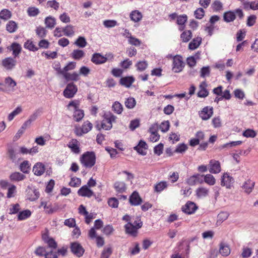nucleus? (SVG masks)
Masks as SVG:
<instances>
[{
    "label": "nucleus",
    "instance_id": "f257e3e1",
    "mask_svg": "<svg viewBox=\"0 0 258 258\" xmlns=\"http://www.w3.org/2000/svg\"><path fill=\"white\" fill-rule=\"evenodd\" d=\"M117 117L110 111L106 112L103 115V120L101 123H97L95 125V128L98 131L101 129L109 131L112 127V123L115 122Z\"/></svg>",
    "mask_w": 258,
    "mask_h": 258
},
{
    "label": "nucleus",
    "instance_id": "f03ea898",
    "mask_svg": "<svg viewBox=\"0 0 258 258\" xmlns=\"http://www.w3.org/2000/svg\"><path fill=\"white\" fill-rule=\"evenodd\" d=\"M80 161L85 168H91L96 163V156L93 152L87 151L80 157Z\"/></svg>",
    "mask_w": 258,
    "mask_h": 258
},
{
    "label": "nucleus",
    "instance_id": "7ed1b4c3",
    "mask_svg": "<svg viewBox=\"0 0 258 258\" xmlns=\"http://www.w3.org/2000/svg\"><path fill=\"white\" fill-rule=\"evenodd\" d=\"M236 15L240 19H242L244 17L242 10L240 9H237L234 11H228L225 12L223 14V20L227 23L233 22L236 19Z\"/></svg>",
    "mask_w": 258,
    "mask_h": 258
},
{
    "label": "nucleus",
    "instance_id": "20e7f679",
    "mask_svg": "<svg viewBox=\"0 0 258 258\" xmlns=\"http://www.w3.org/2000/svg\"><path fill=\"white\" fill-rule=\"evenodd\" d=\"M78 91L77 86L74 83L67 84L63 92V95L66 98H73Z\"/></svg>",
    "mask_w": 258,
    "mask_h": 258
},
{
    "label": "nucleus",
    "instance_id": "39448f33",
    "mask_svg": "<svg viewBox=\"0 0 258 258\" xmlns=\"http://www.w3.org/2000/svg\"><path fill=\"white\" fill-rule=\"evenodd\" d=\"M184 67L182 57L179 55H176L173 58L172 71L175 73L180 72Z\"/></svg>",
    "mask_w": 258,
    "mask_h": 258
},
{
    "label": "nucleus",
    "instance_id": "423d86ee",
    "mask_svg": "<svg viewBox=\"0 0 258 258\" xmlns=\"http://www.w3.org/2000/svg\"><path fill=\"white\" fill-rule=\"evenodd\" d=\"M16 57H7L2 59V66L7 70H12L14 69L17 64Z\"/></svg>",
    "mask_w": 258,
    "mask_h": 258
},
{
    "label": "nucleus",
    "instance_id": "0eeeda50",
    "mask_svg": "<svg viewBox=\"0 0 258 258\" xmlns=\"http://www.w3.org/2000/svg\"><path fill=\"white\" fill-rule=\"evenodd\" d=\"M213 114V108L211 106H206L199 112V116L203 120L210 119Z\"/></svg>",
    "mask_w": 258,
    "mask_h": 258
},
{
    "label": "nucleus",
    "instance_id": "6e6552de",
    "mask_svg": "<svg viewBox=\"0 0 258 258\" xmlns=\"http://www.w3.org/2000/svg\"><path fill=\"white\" fill-rule=\"evenodd\" d=\"M92 124L89 121L87 120L84 122L81 128H78L75 131L76 135L81 136L83 134H87L92 130Z\"/></svg>",
    "mask_w": 258,
    "mask_h": 258
},
{
    "label": "nucleus",
    "instance_id": "1a4fd4ad",
    "mask_svg": "<svg viewBox=\"0 0 258 258\" xmlns=\"http://www.w3.org/2000/svg\"><path fill=\"white\" fill-rule=\"evenodd\" d=\"M233 181V178L229 173H224L221 178V185L227 188H230Z\"/></svg>",
    "mask_w": 258,
    "mask_h": 258
},
{
    "label": "nucleus",
    "instance_id": "9d476101",
    "mask_svg": "<svg viewBox=\"0 0 258 258\" xmlns=\"http://www.w3.org/2000/svg\"><path fill=\"white\" fill-rule=\"evenodd\" d=\"M209 171L210 173L217 174L221 170V164L219 161L211 160L209 164Z\"/></svg>",
    "mask_w": 258,
    "mask_h": 258
},
{
    "label": "nucleus",
    "instance_id": "9b49d317",
    "mask_svg": "<svg viewBox=\"0 0 258 258\" xmlns=\"http://www.w3.org/2000/svg\"><path fill=\"white\" fill-rule=\"evenodd\" d=\"M43 207L45 213L47 214H52L56 211V210L52 207L51 203L48 201L41 200L39 208Z\"/></svg>",
    "mask_w": 258,
    "mask_h": 258
},
{
    "label": "nucleus",
    "instance_id": "f8f14e48",
    "mask_svg": "<svg viewBox=\"0 0 258 258\" xmlns=\"http://www.w3.org/2000/svg\"><path fill=\"white\" fill-rule=\"evenodd\" d=\"M129 202L131 205L136 206L140 205L142 203V199L139 193L135 191L130 196Z\"/></svg>",
    "mask_w": 258,
    "mask_h": 258
},
{
    "label": "nucleus",
    "instance_id": "ddd939ff",
    "mask_svg": "<svg viewBox=\"0 0 258 258\" xmlns=\"http://www.w3.org/2000/svg\"><path fill=\"white\" fill-rule=\"evenodd\" d=\"M71 249L72 252L78 257L82 256L84 252V249L83 247L77 242L72 243Z\"/></svg>",
    "mask_w": 258,
    "mask_h": 258
},
{
    "label": "nucleus",
    "instance_id": "4468645a",
    "mask_svg": "<svg viewBox=\"0 0 258 258\" xmlns=\"http://www.w3.org/2000/svg\"><path fill=\"white\" fill-rule=\"evenodd\" d=\"M203 177V175H201L199 174L193 175L186 179V183L189 185H194L197 183H202L203 182L202 178Z\"/></svg>",
    "mask_w": 258,
    "mask_h": 258
},
{
    "label": "nucleus",
    "instance_id": "2eb2a0df",
    "mask_svg": "<svg viewBox=\"0 0 258 258\" xmlns=\"http://www.w3.org/2000/svg\"><path fill=\"white\" fill-rule=\"evenodd\" d=\"M107 60V58L99 53H94L91 57V61L95 64L104 63Z\"/></svg>",
    "mask_w": 258,
    "mask_h": 258
},
{
    "label": "nucleus",
    "instance_id": "dca6fc26",
    "mask_svg": "<svg viewBox=\"0 0 258 258\" xmlns=\"http://www.w3.org/2000/svg\"><path fill=\"white\" fill-rule=\"evenodd\" d=\"M78 195L83 197L91 198L94 195L93 191L87 185L82 186L78 190Z\"/></svg>",
    "mask_w": 258,
    "mask_h": 258
},
{
    "label": "nucleus",
    "instance_id": "f3484780",
    "mask_svg": "<svg viewBox=\"0 0 258 258\" xmlns=\"http://www.w3.org/2000/svg\"><path fill=\"white\" fill-rule=\"evenodd\" d=\"M45 170L44 164L41 162H37L33 167V172L37 176H41L43 174Z\"/></svg>",
    "mask_w": 258,
    "mask_h": 258
},
{
    "label": "nucleus",
    "instance_id": "a211bd4d",
    "mask_svg": "<svg viewBox=\"0 0 258 258\" xmlns=\"http://www.w3.org/2000/svg\"><path fill=\"white\" fill-rule=\"evenodd\" d=\"M207 84L206 81H203L201 83L199 86V91L198 92L197 95L200 98H205L209 95V92L207 89Z\"/></svg>",
    "mask_w": 258,
    "mask_h": 258
},
{
    "label": "nucleus",
    "instance_id": "6ab92c4d",
    "mask_svg": "<svg viewBox=\"0 0 258 258\" xmlns=\"http://www.w3.org/2000/svg\"><path fill=\"white\" fill-rule=\"evenodd\" d=\"M80 143L77 139L71 140L68 144V147L71 149V151L75 154L80 152Z\"/></svg>",
    "mask_w": 258,
    "mask_h": 258
},
{
    "label": "nucleus",
    "instance_id": "aec40b11",
    "mask_svg": "<svg viewBox=\"0 0 258 258\" xmlns=\"http://www.w3.org/2000/svg\"><path fill=\"white\" fill-rule=\"evenodd\" d=\"M124 228L126 233L133 236L136 237L138 234V229L134 226L132 222H128L124 225Z\"/></svg>",
    "mask_w": 258,
    "mask_h": 258
},
{
    "label": "nucleus",
    "instance_id": "412c9836",
    "mask_svg": "<svg viewBox=\"0 0 258 258\" xmlns=\"http://www.w3.org/2000/svg\"><path fill=\"white\" fill-rule=\"evenodd\" d=\"M197 207L196 204L191 202H187L184 207H183L182 209V211L186 214H191L194 213L197 210Z\"/></svg>",
    "mask_w": 258,
    "mask_h": 258
},
{
    "label": "nucleus",
    "instance_id": "4be33fe9",
    "mask_svg": "<svg viewBox=\"0 0 258 258\" xmlns=\"http://www.w3.org/2000/svg\"><path fill=\"white\" fill-rule=\"evenodd\" d=\"M8 49L13 51V55L14 57H18L22 51L21 45L17 42L12 43Z\"/></svg>",
    "mask_w": 258,
    "mask_h": 258
},
{
    "label": "nucleus",
    "instance_id": "5701e85b",
    "mask_svg": "<svg viewBox=\"0 0 258 258\" xmlns=\"http://www.w3.org/2000/svg\"><path fill=\"white\" fill-rule=\"evenodd\" d=\"M147 145L145 142L141 140L138 145L134 147V149L137 151L140 154L145 155L147 153L146 150Z\"/></svg>",
    "mask_w": 258,
    "mask_h": 258
},
{
    "label": "nucleus",
    "instance_id": "b1692460",
    "mask_svg": "<svg viewBox=\"0 0 258 258\" xmlns=\"http://www.w3.org/2000/svg\"><path fill=\"white\" fill-rule=\"evenodd\" d=\"M85 56L84 50L80 49H74L71 53V57L75 60H81Z\"/></svg>",
    "mask_w": 258,
    "mask_h": 258
},
{
    "label": "nucleus",
    "instance_id": "393cba45",
    "mask_svg": "<svg viewBox=\"0 0 258 258\" xmlns=\"http://www.w3.org/2000/svg\"><path fill=\"white\" fill-rule=\"evenodd\" d=\"M65 80L69 81H75L77 82L79 81L80 79V75L76 72H74L72 73H67L64 74V75H62Z\"/></svg>",
    "mask_w": 258,
    "mask_h": 258
},
{
    "label": "nucleus",
    "instance_id": "a878e982",
    "mask_svg": "<svg viewBox=\"0 0 258 258\" xmlns=\"http://www.w3.org/2000/svg\"><path fill=\"white\" fill-rule=\"evenodd\" d=\"M209 190L208 188L201 186L197 188L196 190V194L198 198H203L208 196Z\"/></svg>",
    "mask_w": 258,
    "mask_h": 258
},
{
    "label": "nucleus",
    "instance_id": "bb28decb",
    "mask_svg": "<svg viewBox=\"0 0 258 258\" xmlns=\"http://www.w3.org/2000/svg\"><path fill=\"white\" fill-rule=\"evenodd\" d=\"M114 188L118 193H123L126 190V185L123 181H116L114 184Z\"/></svg>",
    "mask_w": 258,
    "mask_h": 258
},
{
    "label": "nucleus",
    "instance_id": "cd10ccee",
    "mask_svg": "<svg viewBox=\"0 0 258 258\" xmlns=\"http://www.w3.org/2000/svg\"><path fill=\"white\" fill-rule=\"evenodd\" d=\"M202 40V39L201 37L194 38L188 44V49L192 50L197 49L201 44Z\"/></svg>",
    "mask_w": 258,
    "mask_h": 258
},
{
    "label": "nucleus",
    "instance_id": "c85d7f7f",
    "mask_svg": "<svg viewBox=\"0 0 258 258\" xmlns=\"http://www.w3.org/2000/svg\"><path fill=\"white\" fill-rule=\"evenodd\" d=\"M32 213L30 210L27 209L20 211L18 214V221H22L29 218L31 216Z\"/></svg>",
    "mask_w": 258,
    "mask_h": 258
},
{
    "label": "nucleus",
    "instance_id": "c756f323",
    "mask_svg": "<svg viewBox=\"0 0 258 258\" xmlns=\"http://www.w3.org/2000/svg\"><path fill=\"white\" fill-rule=\"evenodd\" d=\"M6 28L7 31L12 33L16 31L18 28V26L16 22L11 20L6 24Z\"/></svg>",
    "mask_w": 258,
    "mask_h": 258
},
{
    "label": "nucleus",
    "instance_id": "7c9ffc66",
    "mask_svg": "<svg viewBox=\"0 0 258 258\" xmlns=\"http://www.w3.org/2000/svg\"><path fill=\"white\" fill-rule=\"evenodd\" d=\"M187 20V17L186 15H180L177 17V24L180 26L179 30L181 31L185 28V23Z\"/></svg>",
    "mask_w": 258,
    "mask_h": 258
},
{
    "label": "nucleus",
    "instance_id": "2f4dec72",
    "mask_svg": "<svg viewBox=\"0 0 258 258\" xmlns=\"http://www.w3.org/2000/svg\"><path fill=\"white\" fill-rule=\"evenodd\" d=\"M63 35L68 37H72L75 34V28L71 25H68L62 28Z\"/></svg>",
    "mask_w": 258,
    "mask_h": 258
},
{
    "label": "nucleus",
    "instance_id": "473e14b6",
    "mask_svg": "<svg viewBox=\"0 0 258 258\" xmlns=\"http://www.w3.org/2000/svg\"><path fill=\"white\" fill-rule=\"evenodd\" d=\"M135 81L133 77H123L120 80V83L126 87H130Z\"/></svg>",
    "mask_w": 258,
    "mask_h": 258
},
{
    "label": "nucleus",
    "instance_id": "72a5a7b5",
    "mask_svg": "<svg viewBox=\"0 0 258 258\" xmlns=\"http://www.w3.org/2000/svg\"><path fill=\"white\" fill-rule=\"evenodd\" d=\"M168 186L167 182L165 181H160L157 183L154 187V190L156 192H161Z\"/></svg>",
    "mask_w": 258,
    "mask_h": 258
},
{
    "label": "nucleus",
    "instance_id": "f704fd0d",
    "mask_svg": "<svg viewBox=\"0 0 258 258\" xmlns=\"http://www.w3.org/2000/svg\"><path fill=\"white\" fill-rule=\"evenodd\" d=\"M230 248L228 245L223 243L220 244L219 252L222 256H227L230 254Z\"/></svg>",
    "mask_w": 258,
    "mask_h": 258
},
{
    "label": "nucleus",
    "instance_id": "c9c22d12",
    "mask_svg": "<svg viewBox=\"0 0 258 258\" xmlns=\"http://www.w3.org/2000/svg\"><path fill=\"white\" fill-rule=\"evenodd\" d=\"M223 4L218 0L214 1L211 6V8L213 11L215 12H220L222 11L223 9Z\"/></svg>",
    "mask_w": 258,
    "mask_h": 258
},
{
    "label": "nucleus",
    "instance_id": "e433bc0d",
    "mask_svg": "<svg viewBox=\"0 0 258 258\" xmlns=\"http://www.w3.org/2000/svg\"><path fill=\"white\" fill-rule=\"evenodd\" d=\"M26 177L25 175L18 172L12 173L10 175V179L13 181H20L24 180Z\"/></svg>",
    "mask_w": 258,
    "mask_h": 258
},
{
    "label": "nucleus",
    "instance_id": "4c0bfd02",
    "mask_svg": "<svg viewBox=\"0 0 258 258\" xmlns=\"http://www.w3.org/2000/svg\"><path fill=\"white\" fill-rule=\"evenodd\" d=\"M44 22L46 28L52 29L56 25V19L49 16L45 18Z\"/></svg>",
    "mask_w": 258,
    "mask_h": 258
},
{
    "label": "nucleus",
    "instance_id": "58836bf2",
    "mask_svg": "<svg viewBox=\"0 0 258 258\" xmlns=\"http://www.w3.org/2000/svg\"><path fill=\"white\" fill-rule=\"evenodd\" d=\"M131 20L135 22L140 21L142 18V14L138 10L132 11L130 15Z\"/></svg>",
    "mask_w": 258,
    "mask_h": 258
},
{
    "label": "nucleus",
    "instance_id": "ea45409f",
    "mask_svg": "<svg viewBox=\"0 0 258 258\" xmlns=\"http://www.w3.org/2000/svg\"><path fill=\"white\" fill-rule=\"evenodd\" d=\"M111 108L112 111L117 114H120L123 110L122 105L118 101H115L113 103Z\"/></svg>",
    "mask_w": 258,
    "mask_h": 258
},
{
    "label": "nucleus",
    "instance_id": "a19ab883",
    "mask_svg": "<svg viewBox=\"0 0 258 258\" xmlns=\"http://www.w3.org/2000/svg\"><path fill=\"white\" fill-rule=\"evenodd\" d=\"M254 185V182L250 180L246 181L242 186L243 189L245 192L249 194L251 192Z\"/></svg>",
    "mask_w": 258,
    "mask_h": 258
},
{
    "label": "nucleus",
    "instance_id": "79ce46f5",
    "mask_svg": "<svg viewBox=\"0 0 258 258\" xmlns=\"http://www.w3.org/2000/svg\"><path fill=\"white\" fill-rule=\"evenodd\" d=\"M74 44L79 48H84L87 45L86 38L83 36H79L74 42Z\"/></svg>",
    "mask_w": 258,
    "mask_h": 258
},
{
    "label": "nucleus",
    "instance_id": "37998d69",
    "mask_svg": "<svg viewBox=\"0 0 258 258\" xmlns=\"http://www.w3.org/2000/svg\"><path fill=\"white\" fill-rule=\"evenodd\" d=\"M35 33L38 37L43 39L46 37L47 31L43 27L39 26L36 28Z\"/></svg>",
    "mask_w": 258,
    "mask_h": 258
},
{
    "label": "nucleus",
    "instance_id": "c03bdc74",
    "mask_svg": "<svg viewBox=\"0 0 258 258\" xmlns=\"http://www.w3.org/2000/svg\"><path fill=\"white\" fill-rule=\"evenodd\" d=\"M20 170L24 173H28L30 170V164L27 160L22 162L19 167Z\"/></svg>",
    "mask_w": 258,
    "mask_h": 258
},
{
    "label": "nucleus",
    "instance_id": "a18cd8bd",
    "mask_svg": "<svg viewBox=\"0 0 258 258\" xmlns=\"http://www.w3.org/2000/svg\"><path fill=\"white\" fill-rule=\"evenodd\" d=\"M5 83L7 87L12 91L15 90V87L17 85V83L11 77H8L5 79Z\"/></svg>",
    "mask_w": 258,
    "mask_h": 258
},
{
    "label": "nucleus",
    "instance_id": "49530a36",
    "mask_svg": "<svg viewBox=\"0 0 258 258\" xmlns=\"http://www.w3.org/2000/svg\"><path fill=\"white\" fill-rule=\"evenodd\" d=\"M192 37V33L190 30L183 31L180 35V38L183 42H188Z\"/></svg>",
    "mask_w": 258,
    "mask_h": 258
},
{
    "label": "nucleus",
    "instance_id": "de8ad7c7",
    "mask_svg": "<svg viewBox=\"0 0 258 258\" xmlns=\"http://www.w3.org/2000/svg\"><path fill=\"white\" fill-rule=\"evenodd\" d=\"M12 16L11 12L8 9H4L0 12V18L5 21L10 19Z\"/></svg>",
    "mask_w": 258,
    "mask_h": 258
},
{
    "label": "nucleus",
    "instance_id": "09e8293b",
    "mask_svg": "<svg viewBox=\"0 0 258 258\" xmlns=\"http://www.w3.org/2000/svg\"><path fill=\"white\" fill-rule=\"evenodd\" d=\"M76 67V62L74 61L70 62L68 63V64L65 66L62 69V73L61 75H64V74L69 73L68 72L69 71H72L74 70Z\"/></svg>",
    "mask_w": 258,
    "mask_h": 258
},
{
    "label": "nucleus",
    "instance_id": "8fccbe9b",
    "mask_svg": "<svg viewBox=\"0 0 258 258\" xmlns=\"http://www.w3.org/2000/svg\"><path fill=\"white\" fill-rule=\"evenodd\" d=\"M188 149V146L184 143L178 144L174 150V152L177 153L183 154Z\"/></svg>",
    "mask_w": 258,
    "mask_h": 258
},
{
    "label": "nucleus",
    "instance_id": "3c124183",
    "mask_svg": "<svg viewBox=\"0 0 258 258\" xmlns=\"http://www.w3.org/2000/svg\"><path fill=\"white\" fill-rule=\"evenodd\" d=\"M24 47L25 48L32 51H36L38 50V47H37L34 43L30 40H28L25 42Z\"/></svg>",
    "mask_w": 258,
    "mask_h": 258
},
{
    "label": "nucleus",
    "instance_id": "603ef678",
    "mask_svg": "<svg viewBox=\"0 0 258 258\" xmlns=\"http://www.w3.org/2000/svg\"><path fill=\"white\" fill-rule=\"evenodd\" d=\"M84 116V111L81 109H78L74 111V114H73V117L74 120L77 121L79 122L80 120L82 119V118Z\"/></svg>",
    "mask_w": 258,
    "mask_h": 258
},
{
    "label": "nucleus",
    "instance_id": "864d4df0",
    "mask_svg": "<svg viewBox=\"0 0 258 258\" xmlns=\"http://www.w3.org/2000/svg\"><path fill=\"white\" fill-rule=\"evenodd\" d=\"M200 53L197 52L194 56L188 57L187 59V64L190 67H194L197 63L196 59L200 58Z\"/></svg>",
    "mask_w": 258,
    "mask_h": 258
},
{
    "label": "nucleus",
    "instance_id": "5fc2aeb1",
    "mask_svg": "<svg viewBox=\"0 0 258 258\" xmlns=\"http://www.w3.org/2000/svg\"><path fill=\"white\" fill-rule=\"evenodd\" d=\"M203 176L204 177V182L209 185H213L216 183V179L212 174H208L206 175H203Z\"/></svg>",
    "mask_w": 258,
    "mask_h": 258
},
{
    "label": "nucleus",
    "instance_id": "6e6d98bb",
    "mask_svg": "<svg viewBox=\"0 0 258 258\" xmlns=\"http://www.w3.org/2000/svg\"><path fill=\"white\" fill-rule=\"evenodd\" d=\"M124 105L128 109H133L136 105V101L133 97L128 98L125 101Z\"/></svg>",
    "mask_w": 258,
    "mask_h": 258
},
{
    "label": "nucleus",
    "instance_id": "4d7b16f0",
    "mask_svg": "<svg viewBox=\"0 0 258 258\" xmlns=\"http://www.w3.org/2000/svg\"><path fill=\"white\" fill-rule=\"evenodd\" d=\"M20 209V205L19 204H12L9 209V214L13 215L19 213Z\"/></svg>",
    "mask_w": 258,
    "mask_h": 258
},
{
    "label": "nucleus",
    "instance_id": "13d9d810",
    "mask_svg": "<svg viewBox=\"0 0 258 258\" xmlns=\"http://www.w3.org/2000/svg\"><path fill=\"white\" fill-rule=\"evenodd\" d=\"M22 111L21 106H18L13 111H12L8 116V119L9 121L12 120L14 118L20 114Z\"/></svg>",
    "mask_w": 258,
    "mask_h": 258
},
{
    "label": "nucleus",
    "instance_id": "bf43d9fd",
    "mask_svg": "<svg viewBox=\"0 0 258 258\" xmlns=\"http://www.w3.org/2000/svg\"><path fill=\"white\" fill-rule=\"evenodd\" d=\"M136 67L137 68V70L140 72H143L148 67V63L146 61H139L138 62Z\"/></svg>",
    "mask_w": 258,
    "mask_h": 258
},
{
    "label": "nucleus",
    "instance_id": "052dcab7",
    "mask_svg": "<svg viewBox=\"0 0 258 258\" xmlns=\"http://www.w3.org/2000/svg\"><path fill=\"white\" fill-rule=\"evenodd\" d=\"M81 184V180L80 178L77 177H73L71 178L69 184L72 187H78Z\"/></svg>",
    "mask_w": 258,
    "mask_h": 258
},
{
    "label": "nucleus",
    "instance_id": "680f3d73",
    "mask_svg": "<svg viewBox=\"0 0 258 258\" xmlns=\"http://www.w3.org/2000/svg\"><path fill=\"white\" fill-rule=\"evenodd\" d=\"M46 6L47 8H51L57 11L59 9V4L55 0L48 1L46 3Z\"/></svg>",
    "mask_w": 258,
    "mask_h": 258
},
{
    "label": "nucleus",
    "instance_id": "e2e57ef3",
    "mask_svg": "<svg viewBox=\"0 0 258 258\" xmlns=\"http://www.w3.org/2000/svg\"><path fill=\"white\" fill-rule=\"evenodd\" d=\"M205 11L203 8H198L194 12V15L197 19H201L205 15Z\"/></svg>",
    "mask_w": 258,
    "mask_h": 258
},
{
    "label": "nucleus",
    "instance_id": "0e129e2a",
    "mask_svg": "<svg viewBox=\"0 0 258 258\" xmlns=\"http://www.w3.org/2000/svg\"><path fill=\"white\" fill-rule=\"evenodd\" d=\"M151 135L150 137V140L153 142L158 141L160 139V135L158 134L157 132L152 131V128H150Z\"/></svg>",
    "mask_w": 258,
    "mask_h": 258
},
{
    "label": "nucleus",
    "instance_id": "69168bd1",
    "mask_svg": "<svg viewBox=\"0 0 258 258\" xmlns=\"http://www.w3.org/2000/svg\"><path fill=\"white\" fill-rule=\"evenodd\" d=\"M42 55H44L47 59H54L57 57L56 51H46L42 53Z\"/></svg>",
    "mask_w": 258,
    "mask_h": 258
},
{
    "label": "nucleus",
    "instance_id": "338daca9",
    "mask_svg": "<svg viewBox=\"0 0 258 258\" xmlns=\"http://www.w3.org/2000/svg\"><path fill=\"white\" fill-rule=\"evenodd\" d=\"M113 231V227L111 225H106L102 229V232L107 236L110 235L111 234H112Z\"/></svg>",
    "mask_w": 258,
    "mask_h": 258
},
{
    "label": "nucleus",
    "instance_id": "774afa93",
    "mask_svg": "<svg viewBox=\"0 0 258 258\" xmlns=\"http://www.w3.org/2000/svg\"><path fill=\"white\" fill-rule=\"evenodd\" d=\"M112 252V250L111 247L104 248L101 253L100 258H109Z\"/></svg>",
    "mask_w": 258,
    "mask_h": 258
}]
</instances>
